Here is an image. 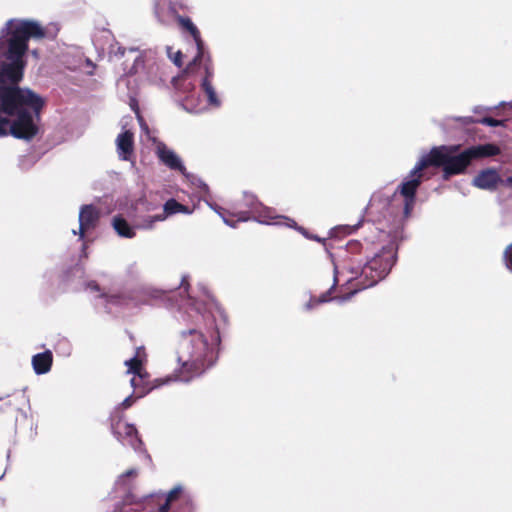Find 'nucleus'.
<instances>
[{"label":"nucleus","instance_id":"f257e3e1","mask_svg":"<svg viewBox=\"0 0 512 512\" xmlns=\"http://www.w3.org/2000/svg\"><path fill=\"white\" fill-rule=\"evenodd\" d=\"M47 31L37 21L10 19L0 36V137L31 140L39 128L34 116L39 118L45 105L44 99L28 88L19 87L27 65L24 59L30 39L42 40Z\"/></svg>","mask_w":512,"mask_h":512},{"label":"nucleus","instance_id":"f03ea898","mask_svg":"<svg viewBox=\"0 0 512 512\" xmlns=\"http://www.w3.org/2000/svg\"><path fill=\"white\" fill-rule=\"evenodd\" d=\"M398 246L394 240L382 247L379 253L375 254L370 260L363 265V257L342 255L339 260V264L335 266V272L338 273V269L347 271L351 274V277L347 279V282L357 280L354 284V289L349 293L341 296L342 300L350 299L358 291L376 285L379 281L384 279L397 260Z\"/></svg>","mask_w":512,"mask_h":512},{"label":"nucleus","instance_id":"7ed1b4c3","mask_svg":"<svg viewBox=\"0 0 512 512\" xmlns=\"http://www.w3.org/2000/svg\"><path fill=\"white\" fill-rule=\"evenodd\" d=\"M181 338V345L187 353V358L184 359V355L179 357V360H183V364L179 372L174 375V380L189 382L214 364L216 353L199 330L182 331Z\"/></svg>","mask_w":512,"mask_h":512},{"label":"nucleus","instance_id":"20e7f679","mask_svg":"<svg viewBox=\"0 0 512 512\" xmlns=\"http://www.w3.org/2000/svg\"><path fill=\"white\" fill-rule=\"evenodd\" d=\"M459 146H437L424 155L416 164L414 173L425 170L430 166L442 168L444 179H449L453 175L465 172L466 168L472 162L468 149L459 154H455Z\"/></svg>","mask_w":512,"mask_h":512},{"label":"nucleus","instance_id":"39448f33","mask_svg":"<svg viewBox=\"0 0 512 512\" xmlns=\"http://www.w3.org/2000/svg\"><path fill=\"white\" fill-rule=\"evenodd\" d=\"M133 391L115 408L111 414V430L114 437L124 446H129L135 451L142 450L143 442L133 424L122 421L120 409L131 407L136 400L146 396L151 389L147 386H132Z\"/></svg>","mask_w":512,"mask_h":512},{"label":"nucleus","instance_id":"423d86ee","mask_svg":"<svg viewBox=\"0 0 512 512\" xmlns=\"http://www.w3.org/2000/svg\"><path fill=\"white\" fill-rule=\"evenodd\" d=\"M178 21L181 27L190 33L196 43L197 53L192 60V64H196L199 61H204L205 76L203 77L201 83L202 89L206 94L209 103L213 106H219L220 101L211 83V79L214 74L213 64L209 53L205 51L204 42L201 38L200 31L188 17L179 16Z\"/></svg>","mask_w":512,"mask_h":512},{"label":"nucleus","instance_id":"0eeeda50","mask_svg":"<svg viewBox=\"0 0 512 512\" xmlns=\"http://www.w3.org/2000/svg\"><path fill=\"white\" fill-rule=\"evenodd\" d=\"M148 354L144 346H138L135 349L134 356L124 362L126 374L132 375L130 384H168L175 381L174 377L166 379L152 380L150 372L147 370Z\"/></svg>","mask_w":512,"mask_h":512},{"label":"nucleus","instance_id":"6e6552de","mask_svg":"<svg viewBox=\"0 0 512 512\" xmlns=\"http://www.w3.org/2000/svg\"><path fill=\"white\" fill-rule=\"evenodd\" d=\"M416 170V166L410 173V179L401 183L398 190L400 194L404 197V216L407 218L410 216L415 202H416V192L418 187L422 182L423 171L414 173Z\"/></svg>","mask_w":512,"mask_h":512},{"label":"nucleus","instance_id":"1a4fd4ad","mask_svg":"<svg viewBox=\"0 0 512 512\" xmlns=\"http://www.w3.org/2000/svg\"><path fill=\"white\" fill-rule=\"evenodd\" d=\"M250 206L255 212L258 213L257 218L260 223L270 224L272 220L283 218L288 221L286 223L287 226L296 229L297 231H299L301 234H303L305 237H307L309 239H314V240L320 241V239L316 236H314V237L309 236L307 231L305 230V228L298 226L297 223L293 219L275 215L274 210H272L271 208H268L266 206H263L253 196H251Z\"/></svg>","mask_w":512,"mask_h":512},{"label":"nucleus","instance_id":"9d476101","mask_svg":"<svg viewBox=\"0 0 512 512\" xmlns=\"http://www.w3.org/2000/svg\"><path fill=\"white\" fill-rule=\"evenodd\" d=\"M177 213L189 214L191 213V210L189 207L179 203L174 198H171L165 202L162 213L145 217L138 227L142 229H152L156 222L164 221L168 216Z\"/></svg>","mask_w":512,"mask_h":512},{"label":"nucleus","instance_id":"9b49d317","mask_svg":"<svg viewBox=\"0 0 512 512\" xmlns=\"http://www.w3.org/2000/svg\"><path fill=\"white\" fill-rule=\"evenodd\" d=\"M200 65L204 66V61H199L192 64V61L187 65L183 72L172 79V85L179 94L186 95L185 101L188 100L189 94L194 91V83L189 79V75L194 73L196 68Z\"/></svg>","mask_w":512,"mask_h":512},{"label":"nucleus","instance_id":"f8f14e48","mask_svg":"<svg viewBox=\"0 0 512 512\" xmlns=\"http://www.w3.org/2000/svg\"><path fill=\"white\" fill-rule=\"evenodd\" d=\"M99 211L93 205H83L79 213V236L83 240L85 233L94 229L99 221Z\"/></svg>","mask_w":512,"mask_h":512},{"label":"nucleus","instance_id":"ddd939ff","mask_svg":"<svg viewBox=\"0 0 512 512\" xmlns=\"http://www.w3.org/2000/svg\"><path fill=\"white\" fill-rule=\"evenodd\" d=\"M119 158L129 161L134 154V134L130 130L120 133L116 139Z\"/></svg>","mask_w":512,"mask_h":512},{"label":"nucleus","instance_id":"4468645a","mask_svg":"<svg viewBox=\"0 0 512 512\" xmlns=\"http://www.w3.org/2000/svg\"><path fill=\"white\" fill-rule=\"evenodd\" d=\"M500 182V176L494 169H486L479 172L473 179L474 186L480 189L493 190Z\"/></svg>","mask_w":512,"mask_h":512},{"label":"nucleus","instance_id":"2eb2a0df","mask_svg":"<svg viewBox=\"0 0 512 512\" xmlns=\"http://www.w3.org/2000/svg\"><path fill=\"white\" fill-rule=\"evenodd\" d=\"M156 153L159 160L170 169L178 170L181 172L185 170V167L182 165L179 157L175 154L174 151L167 148L165 144L158 145Z\"/></svg>","mask_w":512,"mask_h":512},{"label":"nucleus","instance_id":"dca6fc26","mask_svg":"<svg viewBox=\"0 0 512 512\" xmlns=\"http://www.w3.org/2000/svg\"><path fill=\"white\" fill-rule=\"evenodd\" d=\"M467 149L472 161L497 156L501 153L499 146L493 143L479 144Z\"/></svg>","mask_w":512,"mask_h":512},{"label":"nucleus","instance_id":"f3484780","mask_svg":"<svg viewBox=\"0 0 512 512\" xmlns=\"http://www.w3.org/2000/svg\"><path fill=\"white\" fill-rule=\"evenodd\" d=\"M52 363L53 355L49 350L38 353L32 358L33 369L37 374H45L50 371Z\"/></svg>","mask_w":512,"mask_h":512},{"label":"nucleus","instance_id":"a211bd4d","mask_svg":"<svg viewBox=\"0 0 512 512\" xmlns=\"http://www.w3.org/2000/svg\"><path fill=\"white\" fill-rule=\"evenodd\" d=\"M145 508L144 500L136 499V497L129 493L127 494L120 506H117L114 512H142Z\"/></svg>","mask_w":512,"mask_h":512},{"label":"nucleus","instance_id":"6ab92c4d","mask_svg":"<svg viewBox=\"0 0 512 512\" xmlns=\"http://www.w3.org/2000/svg\"><path fill=\"white\" fill-rule=\"evenodd\" d=\"M113 227L121 237L134 238L136 235L133 227L122 216L118 215L113 218Z\"/></svg>","mask_w":512,"mask_h":512},{"label":"nucleus","instance_id":"aec40b11","mask_svg":"<svg viewBox=\"0 0 512 512\" xmlns=\"http://www.w3.org/2000/svg\"><path fill=\"white\" fill-rule=\"evenodd\" d=\"M182 492L181 486H176L168 492L164 503L160 504L156 512H170Z\"/></svg>","mask_w":512,"mask_h":512},{"label":"nucleus","instance_id":"412c9836","mask_svg":"<svg viewBox=\"0 0 512 512\" xmlns=\"http://www.w3.org/2000/svg\"><path fill=\"white\" fill-rule=\"evenodd\" d=\"M138 475L137 469H129L125 473L121 474L115 482V487L118 490L126 492L130 488V481L135 479Z\"/></svg>","mask_w":512,"mask_h":512},{"label":"nucleus","instance_id":"4be33fe9","mask_svg":"<svg viewBox=\"0 0 512 512\" xmlns=\"http://www.w3.org/2000/svg\"><path fill=\"white\" fill-rule=\"evenodd\" d=\"M506 122H507L506 119L499 120V119H495L493 117L486 116V117H483L480 119H473L470 117L466 123H479V124L487 125L490 127H498V126L504 127V126H506Z\"/></svg>","mask_w":512,"mask_h":512},{"label":"nucleus","instance_id":"5701e85b","mask_svg":"<svg viewBox=\"0 0 512 512\" xmlns=\"http://www.w3.org/2000/svg\"><path fill=\"white\" fill-rule=\"evenodd\" d=\"M364 247L358 240H350L347 242L343 255H352L362 257Z\"/></svg>","mask_w":512,"mask_h":512},{"label":"nucleus","instance_id":"b1692460","mask_svg":"<svg viewBox=\"0 0 512 512\" xmlns=\"http://www.w3.org/2000/svg\"><path fill=\"white\" fill-rule=\"evenodd\" d=\"M337 283V276L335 275L334 284L331 286V288L323 293L319 298H311L310 301L307 303V309L313 308L315 305L328 302L332 299L331 297V291L334 289L335 285Z\"/></svg>","mask_w":512,"mask_h":512},{"label":"nucleus","instance_id":"393cba45","mask_svg":"<svg viewBox=\"0 0 512 512\" xmlns=\"http://www.w3.org/2000/svg\"><path fill=\"white\" fill-rule=\"evenodd\" d=\"M220 215L223 218L224 222L226 224H228L229 226H231V227H235L236 226V222H245V221H248L250 219L249 212H246V211L239 212L236 215L237 216V220L236 221H234L231 218L226 217L225 214L220 213Z\"/></svg>","mask_w":512,"mask_h":512},{"label":"nucleus","instance_id":"a878e982","mask_svg":"<svg viewBox=\"0 0 512 512\" xmlns=\"http://www.w3.org/2000/svg\"><path fill=\"white\" fill-rule=\"evenodd\" d=\"M503 260L507 269L512 272V243L505 248Z\"/></svg>","mask_w":512,"mask_h":512},{"label":"nucleus","instance_id":"bb28decb","mask_svg":"<svg viewBox=\"0 0 512 512\" xmlns=\"http://www.w3.org/2000/svg\"><path fill=\"white\" fill-rule=\"evenodd\" d=\"M168 54H169V57L170 59L173 61V63L177 66V67H182L183 65V54L181 51H177L174 53V55L172 56L171 54V48H168Z\"/></svg>","mask_w":512,"mask_h":512},{"label":"nucleus","instance_id":"cd10ccee","mask_svg":"<svg viewBox=\"0 0 512 512\" xmlns=\"http://www.w3.org/2000/svg\"><path fill=\"white\" fill-rule=\"evenodd\" d=\"M183 502H184L183 507L180 510L175 511V512H191L192 511V503H191L190 499L188 497H185L183 499Z\"/></svg>","mask_w":512,"mask_h":512},{"label":"nucleus","instance_id":"c85d7f7f","mask_svg":"<svg viewBox=\"0 0 512 512\" xmlns=\"http://www.w3.org/2000/svg\"><path fill=\"white\" fill-rule=\"evenodd\" d=\"M88 286L94 291H100V287L96 282H90Z\"/></svg>","mask_w":512,"mask_h":512},{"label":"nucleus","instance_id":"c756f323","mask_svg":"<svg viewBox=\"0 0 512 512\" xmlns=\"http://www.w3.org/2000/svg\"><path fill=\"white\" fill-rule=\"evenodd\" d=\"M377 199L376 198H373L370 202V205H369V209L370 210H373L376 206H377Z\"/></svg>","mask_w":512,"mask_h":512},{"label":"nucleus","instance_id":"7c9ffc66","mask_svg":"<svg viewBox=\"0 0 512 512\" xmlns=\"http://www.w3.org/2000/svg\"><path fill=\"white\" fill-rule=\"evenodd\" d=\"M188 286H189V283L187 282L186 278L184 277L181 282V287H184L185 290H187Z\"/></svg>","mask_w":512,"mask_h":512},{"label":"nucleus","instance_id":"2f4dec72","mask_svg":"<svg viewBox=\"0 0 512 512\" xmlns=\"http://www.w3.org/2000/svg\"><path fill=\"white\" fill-rule=\"evenodd\" d=\"M506 184H507V186H509L512 189V177H508L506 179Z\"/></svg>","mask_w":512,"mask_h":512},{"label":"nucleus","instance_id":"473e14b6","mask_svg":"<svg viewBox=\"0 0 512 512\" xmlns=\"http://www.w3.org/2000/svg\"><path fill=\"white\" fill-rule=\"evenodd\" d=\"M379 202H382L383 206H386L389 203L388 199L379 200Z\"/></svg>","mask_w":512,"mask_h":512}]
</instances>
